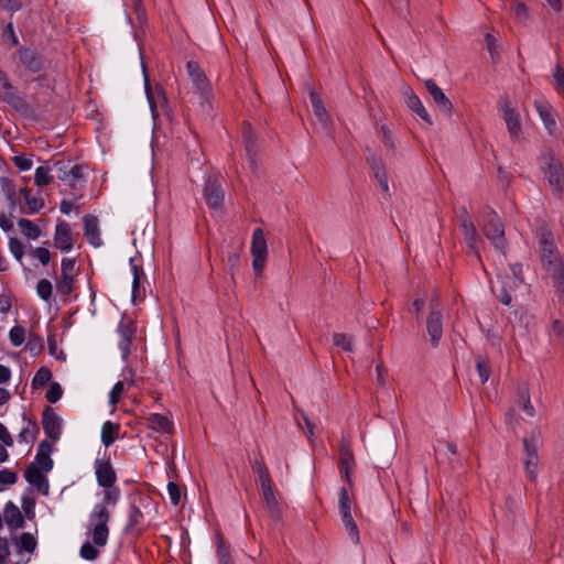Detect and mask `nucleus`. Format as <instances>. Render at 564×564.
<instances>
[{
  "label": "nucleus",
  "instance_id": "1",
  "mask_svg": "<svg viewBox=\"0 0 564 564\" xmlns=\"http://www.w3.org/2000/svg\"><path fill=\"white\" fill-rule=\"evenodd\" d=\"M117 503H106V500L97 502L88 517L86 525V534L90 541L85 542L80 550L79 555L86 561H95L99 554L100 549L106 546L109 540V527L111 512L110 509L115 508Z\"/></svg>",
  "mask_w": 564,
  "mask_h": 564
},
{
  "label": "nucleus",
  "instance_id": "2",
  "mask_svg": "<svg viewBox=\"0 0 564 564\" xmlns=\"http://www.w3.org/2000/svg\"><path fill=\"white\" fill-rule=\"evenodd\" d=\"M536 237L542 267L553 279L557 292L564 296V254L557 250L552 235L545 228H540Z\"/></svg>",
  "mask_w": 564,
  "mask_h": 564
},
{
  "label": "nucleus",
  "instance_id": "3",
  "mask_svg": "<svg viewBox=\"0 0 564 564\" xmlns=\"http://www.w3.org/2000/svg\"><path fill=\"white\" fill-rule=\"evenodd\" d=\"M95 474L98 485L104 488L101 499L106 500V503H118L121 490L116 486L117 476L110 462L96 459Z\"/></svg>",
  "mask_w": 564,
  "mask_h": 564
},
{
  "label": "nucleus",
  "instance_id": "4",
  "mask_svg": "<svg viewBox=\"0 0 564 564\" xmlns=\"http://www.w3.org/2000/svg\"><path fill=\"white\" fill-rule=\"evenodd\" d=\"M522 271L521 264H512L510 265V274L499 276L500 289L497 291V296L502 304H511V292H520L521 294L528 292L529 286L524 283ZM492 289L496 292L495 286Z\"/></svg>",
  "mask_w": 564,
  "mask_h": 564
},
{
  "label": "nucleus",
  "instance_id": "5",
  "mask_svg": "<svg viewBox=\"0 0 564 564\" xmlns=\"http://www.w3.org/2000/svg\"><path fill=\"white\" fill-rule=\"evenodd\" d=\"M351 505L352 502L347 489L345 487H341L338 494V508L341 517V522L351 542L358 544L360 536L359 530L351 514Z\"/></svg>",
  "mask_w": 564,
  "mask_h": 564
},
{
  "label": "nucleus",
  "instance_id": "6",
  "mask_svg": "<svg viewBox=\"0 0 564 564\" xmlns=\"http://www.w3.org/2000/svg\"><path fill=\"white\" fill-rule=\"evenodd\" d=\"M482 231L492 242L494 247L503 252L506 248L505 229L499 216L495 212L488 213Z\"/></svg>",
  "mask_w": 564,
  "mask_h": 564
},
{
  "label": "nucleus",
  "instance_id": "7",
  "mask_svg": "<svg viewBox=\"0 0 564 564\" xmlns=\"http://www.w3.org/2000/svg\"><path fill=\"white\" fill-rule=\"evenodd\" d=\"M57 177L67 186L76 188L84 182L83 167L72 162L55 163Z\"/></svg>",
  "mask_w": 564,
  "mask_h": 564
},
{
  "label": "nucleus",
  "instance_id": "8",
  "mask_svg": "<svg viewBox=\"0 0 564 564\" xmlns=\"http://www.w3.org/2000/svg\"><path fill=\"white\" fill-rule=\"evenodd\" d=\"M204 196L212 210L219 212L221 209L225 194L217 177L208 176L206 178Z\"/></svg>",
  "mask_w": 564,
  "mask_h": 564
},
{
  "label": "nucleus",
  "instance_id": "9",
  "mask_svg": "<svg viewBox=\"0 0 564 564\" xmlns=\"http://www.w3.org/2000/svg\"><path fill=\"white\" fill-rule=\"evenodd\" d=\"M544 176L555 193H560L563 182V167L558 159L553 156L546 159L543 165Z\"/></svg>",
  "mask_w": 564,
  "mask_h": 564
},
{
  "label": "nucleus",
  "instance_id": "10",
  "mask_svg": "<svg viewBox=\"0 0 564 564\" xmlns=\"http://www.w3.org/2000/svg\"><path fill=\"white\" fill-rule=\"evenodd\" d=\"M501 111L508 132L512 139H518L521 134V122L519 113L516 111L510 100L505 99L501 102Z\"/></svg>",
  "mask_w": 564,
  "mask_h": 564
},
{
  "label": "nucleus",
  "instance_id": "11",
  "mask_svg": "<svg viewBox=\"0 0 564 564\" xmlns=\"http://www.w3.org/2000/svg\"><path fill=\"white\" fill-rule=\"evenodd\" d=\"M0 99L15 109H22L25 106L23 98L2 73H0Z\"/></svg>",
  "mask_w": 564,
  "mask_h": 564
},
{
  "label": "nucleus",
  "instance_id": "12",
  "mask_svg": "<svg viewBox=\"0 0 564 564\" xmlns=\"http://www.w3.org/2000/svg\"><path fill=\"white\" fill-rule=\"evenodd\" d=\"M188 77L195 90L205 96L209 91L208 79L198 63L189 61L186 64Z\"/></svg>",
  "mask_w": 564,
  "mask_h": 564
},
{
  "label": "nucleus",
  "instance_id": "13",
  "mask_svg": "<svg viewBox=\"0 0 564 564\" xmlns=\"http://www.w3.org/2000/svg\"><path fill=\"white\" fill-rule=\"evenodd\" d=\"M426 324L430 340L437 346L443 335V315L436 305L431 306Z\"/></svg>",
  "mask_w": 564,
  "mask_h": 564
},
{
  "label": "nucleus",
  "instance_id": "14",
  "mask_svg": "<svg viewBox=\"0 0 564 564\" xmlns=\"http://www.w3.org/2000/svg\"><path fill=\"white\" fill-rule=\"evenodd\" d=\"M424 85L431 95L436 107L446 116H451L453 112V104L443 93V90L432 79H426Z\"/></svg>",
  "mask_w": 564,
  "mask_h": 564
},
{
  "label": "nucleus",
  "instance_id": "15",
  "mask_svg": "<svg viewBox=\"0 0 564 564\" xmlns=\"http://www.w3.org/2000/svg\"><path fill=\"white\" fill-rule=\"evenodd\" d=\"M523 464L525 468L527 476L531 480H535L536 473H538V466H539V456H538V448L531 443H529L528 440H523Z\"/></svg>",
  "mask_w": 564,
  "mask_h": 564
},
{
  "label": "nucleus",
  "instance_id": "16",
  "mask_svg": "<svg viewBox=\"0 0 564 564\" xmlns=\"http://www.w3.org/2000/svg\"><path fill=\"white\" fill-rule=\"evenodd\" d=\"M54 246L63 252L69 251L74 246L70 226L66 221H58L55 228Z\"/></svg>",
  "mask_w": 564,
  "mask_h": 564
},
{
  "label": "nucleus",
  "instance_id": "17",
  "mask_svg": "<svg viewBox=\"0 0 564 564\" xmlns=\"http://www.w3.org/2000/svg\"><path fill=\"white\" fill-rule=\"evenodd\" d=\"M134 332L135 330L131 324L121 323L118 326V329H117V333L119 336L118 347L120 349L122 360H127V358L131 351V344H132V339L134 337Z\"/></svg>",
  "mask_w": 564,
  "mask_h": 564
},
{
  "label": "nucleus",
  "instance_id": "18",
  "mask_svg": "<svg viewBox=\"0 0 564 564\" xmlns=\"http://www.w3.org/2000/svg\"><path fill=\"white\" fill-rule=\"evenodd\" d=\"M84 231H85L86 238L88 239V242L93 247L99 248L102 246L99 223H98V218L96 216L86 215L84 217Z\"/></svg>",
  "mask_w": 564,
  "mask_h": 564
},
{
  "label": "nucleus",
  "instance_id": "19",
  "mask_svg": "<svg viewBox=\"0 0 564 564\" xmlns=\"http://www.w3.org/2000/svg\"><path fill=\"white\" fill-rule=\"evenodd\" d=\"M261 494L265 502L267 508L272 516H279V502L276 498V489L271 479H265L260 482Z\"/></svg>",
  "mask_w": 564,
  "mask_h": 564
},
{
  "label": "nucleus",
  "instance_id": "20",
  "mask_svg": "<svg viewBox=\"0 0 564 564\" xmlns=\"http://www.w3.org/2000/svg\"><path fill=\"white\" fill-rule=\"evenodd\" d=\"M45 434L53 441H57L61 436L62 420L52 410H46L42 420Z\"/></svg>",
  "mask_w": 564,
  "mask_h": 564
},
{
  "label": "nucleus",
  "instance_id": "21",
  "mask_svg": "<svg viewBox=\"0 0 564 564\" xmlns=\"http://www.w3.org/2000/svg\"><path fill=\"white\" fill-rule=\"evenodd\" d=\"M534 107L547 132L550 134H554L556 131V121L553 116L551 105L546 101L535 100Z\"/></svg>",
  "mask_w": 564,
  "mask_h": 564
},
{
  "label": "nucleus",
  "instance_id": "22",
  "mask_svg": "<svg viewBox=\"0 0 564 564\" xmlns=\"http://www.w3.org/2000/svg\"><path fill=\"white\" fill-rule=\"evenodd\" d=\"M404 99L406 106L415 112L422 120H424L426 123L432 124L433 121L426 111L425 107L423 106L420 98L411 90L406 89L404 91Z\"/></svg>",
  "mask_w": 564,
  "mask_h": 564
},
{
  "label": "nucleus",
  "instance_id": "23",
  "mask_svg": "<svg viewBox=\"0 0 564 564\" xmlns=\"http://www.w3.org/2000/svg\"><path fill=\"white\" fill-rule=\"evenodd\" d=\"M25 479L28 482H30L32 486H34L39 491H41L43 495H48V481L47 478L43 475V473L34 467L30 466L24 474Z\"/></svg>",
  "mask_w": 564,
  "mask_h": 564
},
{
  "label": "nucleus",
  "instance_id": "24",
  "mask_svg": "<svg viewBox=\"0 0 564 564\" xmlns=\"http://www.w3.org/2000/svg\"><path fill=\"white\" fill-rule=\"evenodd\" d=\"M3 519L6 524L11 529L22 528L24 523L22 511L12 502L6 505Z\"/></svg>",
  "mask_w": 564,
  "mask_h": 564
},
{
  "label": "nucleus",
  "instance_id": "25",
  "mask_svg": "<svg viewBox=\"0 0 564 564\" xmlns=\"http://www.w3.org/2000/svg\"><path fill=\"white\" fill-rule=\"evenodd\" d=\"M373 176L377 180L380 188L382 192L388 193L389 192V183H388V175L384 169V165L381 161V159L372 155L368 159Z\"/></svg>",
  "mask_w": 564,
  "mask_h": 564
},
{
  "label": "nucleus",
  "instance_id": "26",
  "mask_svg": "<svg viewBox=\"0 0 564 564\" xmlns=\"http://www.w3.org/2000/svg\"><path fill=\"white\" fill-rule=\"evenodd\" d=\"M459 220H460V227L463 229L465 239L467 240L469 247L473 249H476L477 243L479 241V237L476 232V228L471 221V218L466 210H464Z\"/></svg>",
  "mask_w": 564,
  "mask_h": 564
},
{
  "label": "nucleus",
  "instance_id": "27",
  "mask_svg": "<svg viewBox=\"0 0 564 564\" xmlns=\"http://www.w3.org/2000/svg\"><path fill=\"white\" fill-rule=\"evenodd\" d=\"M148 427L160 433H171L173 423L166 415L152 413L147 419Z\"/></svg>",
  "mask_w": 564,
  "mask_h": 564
},
{
  "label": "nucleus",
  "instance_id": "28",
  "mask_svg": "<svg viewBox=\"0 0 564 564\" xmlns=\"http://www.w3.org/2000/svg\"><path fill=\"white\" fill-rule=\"evenodd\" d=\"M20 61L31 72L37 73L43 68V62L37 53L31 48H22L19 51Z\"/></svg>",
  "mask_w": 564,
  "mask_h": 564
},
{
  "label": "nucleus",
  "instance_id": "29",
  "mask_svg": "<svg viewBox=\"0 0 564 564\" xmlns=\"http://www.w3.org/2000/svg\"><path fill=\"white\" fill-rule=\"evenodd\" d=\"M310 98L315 117L323 126H328L330 123V116L328 115L322 98L314 90L310 91Z\"/></svg>",
  "mask_w": 564,
  "mask_h": 564
},
{
  "label": "nucleus",
  "instance_id": "30",
  "mask_svg": "<svg viewBox=\"0 0 564 564\" xmlns=\"http://www.w3.org/2000/svg\"><path fill=\"white\" fill-rule=\"evenodd\" d=\"M34 467L39 468L41 471H50L53 467V460L50 457V445L45 442H42L39 446V451L35 457Z\"/></svg>",
  "mask_w": 564,
  "mask_h": 564
},
{
  "label": "nucleus",
  "instance_id": "31",
  "mask_svg": "<svg viewBox=\"0 0 564 564\" xmlns=\"http://www.w3.org/2000/svg\"><path fill=\"white\" fill-rule=\"evenodd\" d=\"M251 254L257 257L268 256L267 240L264 237V232L261 228H257L253 230L251 241Z\"/></svg>",
  "mask_w": 564,
  "mask_h": 564
},
{
  "label": "nucleus",
  "instance_id": "32",
  "mask_svg": "<svg viewBox=\"0 0 564 564\" xmlns=\"http://www.w3.org/2000/svg\"><path fill=\"white\" fill-rule=\"evenodd\" d=\"M339 453H340V458H339L340 468H341V471L345 474L346 479L348 480L349 471L351 470L352 465H354V455H352V452L350 449V445L348 444V442H346V441L341 442L340 447H339Z\"/></svg>",
  "mask_w": 564,
  "mask_h": 564
},
{
  "label": "nucleus",
  "instance_id": "33",
  "mask_svg": "<svg viewBox=\"0 0 564 564\" xmlns=\"http://www.w3.org/2000/svg\"><path fill=\"white\" fill-rule=\"evenodd\" d=\"M119 434V425L116 423H112L111 421H107L102 424L101 427V442L102 444L108 447L110 446Z\"/></svg>",
  "mask_w": 564,
  "mask_h": 564
},
{
  "label": "nucleus",
  "instance_id": "34",
  "mask_svg": "<svg viewBox=\"0 0 564 564\" xmlns=\"http://www.w3.org/2000/svg\"><path fill=\"white\" fill-rule=\"evenodd\" d=\"M130 264L132 268V274H133V281H132V301L135 302L138 299L142 297L141 291H140V279L143 275V269L139 267L134 259H130Z\"/></svg>",
  "mask_w": 564,
  "mask_h": 564
},
{
  "label": "nucleus",
  "instance_id": "35",
  "mask_svg": "<svg viewBox=\"0 0 564 564\" xmlns=\"http://www.w3.org/2000/svg\"><path fill=\"white\" fill-rule=\"evenodd\" d=\"M15 544L19 552L33 553L36 549L37 542L33 534L25 532L20 535Z\"/></svg>",
  "mask_w": 564,
  "mask_h": 564
},
{
  "label": "nucleus",
  "instance_id": "36",
  "mask_svg": "<svg viewBox=\"0 0 564 564\" xmlns=\"http://www.w3.org/2000/svg\"><path fill=\"white\" fill-rule=\"evenodd\" d=\"M18 225L22 234L29 239L35 240L41 235L40 227L29 219L22 218L19 220Z\"/></svg>",
  "mask_w": 564,
  "mask_h": 564
},
{
  "label": "nucleus",
  "instance_id": "37",
  "mask_svg": "<svg viewBox=\"0 0 564 564\" xmlns=\"http://www.w3.org/2000/svg\"><path fill=\"white\" fill-rule=\"evenodd\" d=\"M246 151L249 155H252L256 151L257 135L249 123L243 126L242 130Z\"/></svg>",
  "mask_w": 564,
  "mask_h": 564
},
{
  "label": "nucleus",
  "instance_id": "38",
  "mask_svg": "<svg viewBox=\"0 0 564 564\" xmlns=\"http://www.w3.org/2000/svg\"><path fill=\"white\" fill-rule=\"evenodd\" d=\"M21 194L25 199L28 213H36L44 206L43 199L33 196L30 189L22 188Z\"/></svg>",
  "mask_w": 564,
  "mask_h": 564
},
{
  "label": "nucleus",
  "instance_id": "39",
  "mask_svg": "<svg viewBox=\"0 0 564 564\" xmlns=\"http://www.w3.org/2000/svg\"><path fill=\"white\" fill-rule=\"evenodd\" d=\"M0 189L13 208L15 206V185L13 181L4 176L0 177Z\"/></svg>",
  "mask_w": 564,
  "mask_h": 564
},
{
  "label": "nucleus",
  "instance_id": "40",
  "mask_svg": "<svg viewBox=\"0 0 564 564\" xmlns=\"http://www.w3.org/2000/svg\"><path fill=\"white\" fill-rule=\"evenodd\" d=\"M51 167L41 165L35 170L34 182L37 186H45L52 182Z\"/></svg>",
  "mask_w": 564,
  "mask_h": 564
},
{
  "label": "nucleus",
  "instance_id": "41",
  "mask_svg": "<svg viewBox=\"0 0 564 564\" xmlns=\"http://www.w3.org/2000/svg\"><path fill=\"white\" fill-rule=\"evenodd\" d=\"M297 425L303 430L306 437L313 442L314 436V424L311 422L308 416L304 412H300L299 415L295 416Z\"/></svg>",
  "mask_w": 564,
  "mask_h": 564
},
{
  "label": "nucleus",
  "instance_id": "42",
  "mask_svg": "<svg viewBox=\"0 0 564 564\" xmlns=\"http://www.w3.org/2000/svg\"><path fill=\"white\" fill-rule=\"evenodd\" d=\"M76 262L74 259L64 258L62 260L61 279L74 281L76 276Z\"/></svg>",
  "mask_w": 564,
  "mask_h": 564
},
{
  "label": "nucleus",
  "instance_id": "43",
  "mask_svg": "<svg viewBox=\"0 0 564 564\" xmlns=\"http://www.w3.org/2000/svg\"><path fill=\"white\" fill-rule=\"evenodd\" d=\"M52 378V373L47 368H40L32 380V387L39 389L44 387Z\"/></svg>",
  "mask_w": 564,
  "mask_h": 564
},
{
  "label": "nucleus",
  "instance_id": "44",
  "mask_svg": "<svg viewBox=\"0 0 564 564\" xmlns=\"http://www.w3.org/2000/svg\"><path fill=\"white\" fill-rule=\"evenodd\" d=\"M333 343L348 352H352V338L349 335L336 333L333 335Z\"/></svg>",
  "mask_w": 564,
  "mask_h": 564
},
{
  "label": "nucleus",
  "instance_id": "45",
  "mask_svg": "<svg viewBox=\"0 0 564 564\" xmlns=\"http://www.w3.org/2000/svg\"><path fill=\"white\" fill-rule=\"evenodd\" d=\"M9 338L14 347L21 346L25 340V328L19 325L12 327L9 332Z\"/></svg>",
  "mask_w": 564,
  "mask_h": 564
},
{
  "label": "nucleus",
  "instance_id": "46",
  "mask_svg": "<svg viewBox=\"0 0 564 564\" xmlns=\"http://www.w3.org/2000/svg\"><path fill=\"white\" fill-rule=\"evenodd\" d=\"M37 433L36 425L28 422L26 426H24L19 433V441L24 442L26 444L32 443L35 440V435Z\"/></svg>",
  "mask_w": 564,
  "mask_h": 564
},
{
  "label": "nucleus",
  "instance_id": "47",
  "mask_svg": "<svg viewBox=\"0 0 564 564\" xmlns=\"http://www.w3.org/2000/svg\"><path fill=\"white\" fill-rule=\"evenodd\" d=\"M52 292L53 285L48 280L42 279L37 282L36 293L42 300L48 301L52 296Z\"/></svg>",
  "mask_w": 564,
  "mask_h": 564
},
{
  "label": "nucleus",
  "instance_id": "48",
  "mask_svg": "<svg viewBox=\"0 0 564 564\" xmlns=\"http://www.w3.org/2000/svg\"><path fill=\"white\" fill-rule=\"evenodd\" d=\"M17 474L8 468L0 470V491H3L8 486L15 484Z\"/></svg>",
  "mask_w": 564,
  "mask_h": 564
},
{
  "label": "nucleus",
  "instance_id": "49",
  "mask_svg": "<svg viewBox=\"0 0 564 564\" xmlns=\"http://www.w3.org/2000/svg\"><path fill=\"white\" fill-rule=\"evenodd\" d=\"M476 368L481 383L487 382L490 377V368L487 360L478 357L476 361Z\"/></svg>",
  "mask_w": 564,
  "mask_h": 564
},
{
  "label": "nucleus",
  "instance_id": "50",
  "mask_svg": "<svg viewBox=\"0 0 564 564\" xmlns=\"http://www.w3.org/2000/svg\"><path fill=\"white\" fill-rule=\"evenodd\" d=\"M9 249L12 256L21 261L24 254V246L18 238H10L9 240Z\"/></svg>",
  "mask_w": 564,
  "mask_h": 564
},
{
  "label": "nucleus",
  "instance_id": "51",
  "mask_svg": "<svg viewBox=\"0 0 564 564\" xmlns=\"http://www.w3.org/2000/svg\"><path fill=\"white\" fill-rule=\"evenodd\" d=\"M12 161L20 171H29L33 166L32 159L25 154L14 155Z\"/></svg>",
  "mask_w": 564,
  "mask_h": 564
},
{
  "label": "nucleus",
  "instance_id": "52",
  "mask_svg": "<svg viewBox=\"0 0 564 564\" xmlns=\"http://www.w3.org/2000/svg\"><path fill=\"white\" fill-rule=\"evenodd\" d=\"M63 395V390L59 383L53 382L47 392H46V399L50 403H56Z\"/></svg>",
  "mask_w": 564,
  "mask_h": 564
},
{
  "label": "nucleus",
  "instance_id": "53",
  "mask_svg": "<svg viewBox=\"0 0 564 564\" xmlns=\"http://www.w3.org/2000/svg\"><path fill=\"white\" fill-rule=\"evenodd\" d=\"M143 519L142 511L134 505L130 507L129 510V519H128V528L131 529L138 524H140L141 520Z\"/></svg>",
  "mask_w": 564,
  "mask_h": 564
},
{
  "label": "nucleus",
  "instance_id": "54",
  "mask_svg": "<svg viewBox=\"0 0 564 564\" xmlns=\"http://www.w3.org/2000/svg\"><path fill=\"white\" fill-rule=\"evenodd\" d=\"M35 500L32 497H23L22 498V514H24L28 519H33L35 516Z\"/></svg>",
  "mask_w": 564,
  "mask_h": 564
},
{
  "label": "nucleus",
  "instance_id": "55",
  "mask_svg": "<svg viewBox=\"0 0 564 564\" xmlns=\"http://www.w3.org/2000/svg\"><path fill=\"white\" fill-rule=\"evenodd\" d=\"M124 391V384L122 381H118L111 389L109 394V402L111 405H116Z\"/></svg>",
  "mask_w": 564,
  "mask_h": 564
},
{
  "label": "nucleus",
  "instance_id": "56",
  "mask_svg": "<svg viewBox=\"0 0 564 564\" xmlns=\"http://www.w3.org/2000/svg\"><path fill=\"white\" fill-rule=\"evenodd\" d=\"M2 40L4 43H9L11 46L19 44L18 36L14 33L12 23H8L2 32Z\"/></svg>",
  "mask_w": 564,
  "mask_h": 564
},
{
  "label": "nucleus",
  "instance_id": "57",
  "mask_svg": "<svg viewBox=\"0 0 564 564\" xmlns=\"http://www.w3.org/2000/svg\"><path fill=\"white\" fill-rule=\"evenodd\" d=\"M167 494L173 506H177L181 500V489L175 482H169Z\"/></svg>",
  "mask_w": 564,
  "mask_h": 564
},
{
  "label": "nucleus",
  "instance_id": "58",
  "mask_svg": "<svg viewBox=\"0 0 564 564\" xmlns=\"http://www.w3.org/2000/svg\"><path fill=\"white\" fill-rule=\"evenodd\" d=\"M33 254L43 265H46L50 262L51 253L48 249L44 247L35 248Z\"/></svg>",
  "mask_w": 564,
  "mask_h": 564
},
{
  "label": "nucleus",
  "instance_id": "59",
  "mask_svg": "<svg viewBox=\"0 0 564 564\" xmlns=\"http://www.w3.org/2000/svg\"><path fill=\"white\" fill-rule=\"evenodd\" d=\"M513 11L518 20L524 21L529 17V8L523 2H516Z\"/></svg>",
  "mask_w": 564,
  "mask_h": 564
},
{
  "label": "nucleus",
  "instance_id": "60",
  "mask_svg": "<svg viewBox=\"0 0 564 564\" xmlns=\"http://www.w3.org/2000/svg\"><path fill=\"white\" fill-rule=\"evenodd\" d=\"M254 470L257 471L258 476H259V481H264V477L265 479H271L270 475H269V471H268V468L265 467L264 463L260 462V460H256L254 462V466H253Z\"/></svg>",
  "mask_w": 564,
  "mask_h": 564
},
{
  "label": "nucleus",
  "instance_id": "61",
  "mask_svg": "<svg viewBox=\"0 0 564 564\" xmlns=\"http://www.w3.org/2000/svg\"><path fill=\"white\" fill-rule=\"evenodd\" d=\"M10 555L9 544L7 539L0 538V564H6Z\"/></svg>",
  "mask_w": 564,
  "mask_h": 564
},
{
  "label": "nucleus",
  "instance_id": "62",
  "mask_svg": "<svg viewBox=\"0 0 564 564\" xmlns=\"http://www.w3.org/2000/svg\"><path fill=\"white\" fill-rule=\"evenodd\" d=\"M74 281L61 279L57 283V291L63 295H68L73 290Z\"/></svg>",
  "mask_w": 564,
  "mask_h": 564
},
{
  "label": "nucleus",
  "instance_id": "63",
  "mask_svg": "<svg viewBox=\"0 0 564 564\" xmlns=\"http://www.w3.org/2000/svg\"><path fill=\"white\" fill-rule=\"evenodd\" d=\"M521 409L525 412L527 415L533 417L535 415V410L530 402V399L527 394L522 395V401L519 402Z\"/></svg>",
  "mask_w": 564,
  "mask_h": 564
},
{
  "label": "nucleus",
  "instance_id": "64",
  "mask_svg": "<svg viewBox=\"0 0 564 564\" xmlns=\"http://www.w3.org/2000/svg\"><path fill=\"white\" fill-rule=\"evenodd\" d=\"M267 257L252 256V268L257 274H260L265 267Z\"/></svg>",
  "mask_w": 564,
  "mask_h": 564
}]
</instances>
